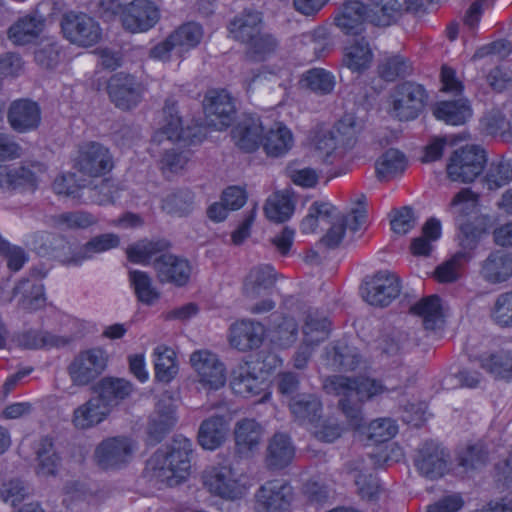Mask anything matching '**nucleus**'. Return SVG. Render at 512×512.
Returning <instances> with one entry per match:
<instances>
[{
	"label": "nucleus",
	"instance_id": "nucleus-1",
	"mask_svg": "<svg viewBox=\"0 0 512 512\" xmlns=\"http://www.w3.org/2000/svg\"><path fill=\"white\" fill-rule=\"evenodd\" d=\"M323 388L328 394L344 397L339 401V405L350 427L355 430L362 427V411L359 405H350L349 398L355 395L359 401H364L388 390L385 385L375 379L360 378L351 380L344 376L328 377L323 383Z\"/></svg>",
	"mask_w": 512,
	"mask_h": 512
},
{
	"label": "nucleus",
	"instance_id": "nucleus-2",
	"mask_svg": "<svg viewBox=\"0 0 512 512\" xmlns=\"http://www.w3.org/2000/svg\"><path fill=\"white\" fill-rule=\"evenodd\" d=\"M191 451L192 443L189 439L177 438L169 448L158 450L147 461L146 472L169 486L177 485L189 475Z\"/></svg>",
	"mask_w": 512,
	"mask_h": 512
},
{
	"label": "nucleus",
	"instance_id": "nucleus-3",
	"mask_svg": "<svg viewBox=\"0 0 512 512\" xmlns=\"http://www.w3.org/2000/svg\"><path fill=\"white\" fill-rule=\"evenodd\" d=\"M114 15H119L122 27L133 34L151 30L161 18L159 7L151 0H133L124 6L118 0L98 4V17L110 19Z\"/></svg>",
	"mask_w": 512,
	"mask_h": 512
},
{
	"label": "nucleus",
	"instance_id": "nucleus-4",
	"mask_svg": "<svg viewBox=\"0 0 512 512\" xmlns=\"http://www.w3.org/2000/svg\"><path fill=\"white\" fill-rule=\"evenodd\" d=\"M261 14L256 11H245L237 15L229 25L231 37L245 43L250 52L259 57H265L276 47L273 37L261 33Z\"/></svg>",
	"mask_w": 512,
	"mask_h": 512
},
{
	"label": "nucleus",
	"instance_id": "nucleus-5",
	"mask_svg": "<svg viewBox=\"0 0 512 512\" xmlns=\"http://www.w3.org/2000/svg\"><path fill=\"white\" fill-rule=\"evenodd\" d=\"M230 388L234 394L243 398L261 396V402L267 401L271 395L267 391V380L258 360L239 362L231 371Z\"/></svg>",
	"mask_w": 512,
	"mask_h": 512
},
{
	"label": "nucleus",
	"instance_id": "nucleus-6",
	"mask_svg": "<svg viewBox=\"0 0 512 512\" xmlns=\"http://www.w3.org/2000/svg\"><path fill=\"white\" fill-rule=\"evenodd\" d=\"M425 104V91L421 85L405 82L397 85L386 100L387 113L400 121L415 119Z\"/></svg>",
	"mask_w": 512,
	"mask_h": 512
},
{
	"label": "nucleus",
	"instance_id": "nucleus-7",
	"mask_svg": "<svg viewBox=\"0 0 512 512\" xmlns=\"http://www.w3.org/2000/svg\"><path fill=\"white\" fill-rule=\"evenodd\" d=\"M203 484L212 495L231 501L241 499L248 490L241 476L228 465L212 466L205 470Z\"/></svg>",
	"mask_w": 512,
	"mask_h": 512
},
{
	"label": "nucleus",
	"instance_id": "nucleus-8",
	"mask_svg": "<svg viewBox=\"0 0 512 512\" xmlns=\"http://www.w3.org/2000/svg\"><path fill=\"white\" fill-rule=\"evenodd\" d=\"M362 200H365L363 195L347 215H340L337 211L335 212L334 218L328 223L330 226L326 234L321 239L324 245L334 248L346 238L348 241H353V235L361 230L366 222L367 211Z\"/></svg>",
	"mask_w": 512,
	"mask_h": 512
},
{
	"label": "nucleus",
	"instance_id": "nucleus-9",
	"mask_svg": "<svg viewBox=\"0 0 512 512\" xmlns=\"http://www.w3.org/2000/svg\"><path fill=\"white\" fill-rule=\"evenodd\" d=\"M190 365L196 381L208 390H219L226 383V366L219 356L208 349H199L191 353Z\"/></svg>",
	"mask_w": 512,
	"mask_h": 512
},
{
	"label": "nucleus",
	"instance_id": "nucleus-10",
	"mask_svg": "<svg viewBox=\"0 0 512 512\" xmlns=\"http://www.w3.org/2000/svg\"><path fill=\"white\" fill-rule=\"evenodd\" d=\"M423 7V0H369L368 22L377 27H389L406 13H421Z\"/></svg>",
	"mask_w": 512,
	"mask_h": 512
},
{
	"label": "nucleus",
	"instance_id": "nucleus-11",
	"mask_svg": "<svg viewBox=\"0 0 512 512\" xmlns=\"http://www.w3.org/2000/svg\"><path fill=\"white\" fill-rule=\"evenodd\" d=\"M486 163L485 151L477 146H466L456 150L447 164V174L452 181L472 182L483 171Z\"/></svg>",
	"mask_w": 512,
	"mask_h": 512
},
{
	"label": "nucleus",
	"instance_id": "nucleus-12",
	"mask_svg": "<svg viewBox=\"0 0 512 512\" xmlns=\"http://www.w3.org/2000/svg\"><path fill=\"white\" fill-rule=\"evenodd\" d=\"M401 291L399 277L388 270L377 272L361 289L363 299L372 306H388Z\"/></svg>",
	"mask_w": 512,
	"mask_h": 512
},
{
	"label": "nucleus",
	"instance_id": "nucleus-13",
	"mask_svg": "<svg viewBox=\"0 0 512 512\" xmlns=\"http://www.w3.org/2000/svg\"><path fill=\"white\" fill-rule=\"evenodd\" d=\"M208 126L216 130L227 128L235 116V105L231 95L225 90L209 91L203 101Z\"/></svg>",
	"mask_w": 512,
	"mask_h": 512
},
{
	"label": "nucleus",
	"instance_id": "nucleus-14",
	"mask_svg": "<svg viewBox=\"0 0 512 512\" xmlns=\"http://www.w3.org/2000/svg\"><path fill=\"white\" fill-rule=\"evenodd\" d=\"M256 512H285L292 499V488L282 479H274L260 486L255 495Z\"/></svg>",
	"mask_w": 512,
	"mask_h": 512
},
{
	"label": "nucleus",
	"instance_id": "nucleus-15",
	"mask_svg": "<svg viewBox=\"0 0 512 512\" xmlns=\"http://www.w3.org/2000/svg\"><path fill=\"white\" fill-rule=\"evenodd\" d=\"M328 321L325 317L309 314L303 326V341L293 357V365L304 369L314 352L315 346L328 337Z\"/></svg>",
	"mask_w": 512,
	"mask_h": 512
},
{
	"label": "nucleus",
	"instance_id": "nucleus-16",
	"mask_svg": "<svg viewBox=\"0 0 512 512\" xmlns=\"http://www.w3.org/2000/svg\"><path fill=\"white\" fill-rule=\"evenodd\" d=\"M61 28L64 37L73 44L89 47L96 42L94 20L85 13H65L61 20Z\"/></svg>",
	"mask_w": 512,
	"mask_h": 512
},
{
	"label": "nucleus",
	"instance_id": "nucleus-17",
	"mask_svg": "<svg viewBox=\"0 0 512 512\" xmlns=\"http://www.w3.org/2000/svg\"><path fill=\"white\" fill-rule=\"evenodd\" d=\"M107 89L112 102L122 110L135 107L142 97L141 84L131 75H113Z\"/></svg>",
	"mask_w": 512,
	"mask_h": 512
},
{
	"label": "nucleus",
	"instance_id": "nucleus-18",
	"mask_svg": "<svg viewBox=\"0 0 512 512\" xmlns=\"http://www.w3.org/2000/svg\"><path fill=\"white\" fill-rule=\"evenodd\" d=\"M449 455L436 442H427L419 449L415 464L418 471L429 479L442 477L448 471Z\"/></svg>",
	"mask_w": 512,
	"mask_h": 512
},
{
	"label": "nucleus",
	"instance_id": "nucleus-19",
	"mask_svg": "<svg viewBox=\"0 0 512 512\" xmlns=\"http://www.w3.org/2000/svg\"><path fill=\"white\" fill-rule=\"evenodd\" d=\"M264 337L265 328L261 323L241 320L231 325L228 340L234 349L247 352L259 348Z\"/></svg>",
	"mask_w": 512,
	"mask_h": 512
},
{
	"label": "nucleus",
	"instance_id": "nucleus-20",
	"mask_svg": "<svg viewBox=\"0 0 512 512\" xmlns=\"http://www.w3.org/2000/svg\"><path fill=\"white\" fill-rule=\"evenodd\" d=\"M154 269L160 282L176 286L186 285L192 273L188 260L173 254H163L157 258Z\"/></svg>",
	"mask_w": 512,
	"mask_h": 512
},
{
	"label": "nucleus",
	"instance_id": "nucleus-21",
	"mask_svg": "<svg viewBox=\"0 0 512 512\" xmlns=\"http://www.w3.org/2000/svg\"><path fill=\"white\" fill-rule=\"evenodd\" d=\"M135 449V443L128 438L108 439L98 451V466L103 469L119 468L131 459Z\"/></svg>",
	"mask_w": 512,
	"mask_h": 512
},
{
	"label": "nucleus",
	"instance_id": "nucleus-22",
	"mask_svg": "<svg viewBox=\"0 0 512 512\" xmlns=\"http://www.w3.org/2000/svg\"><path fill=\"white\" fill-rule=\"evenodd\" d=\"M293 145V133L284 123L275 122L270 126L263 125L261 147L267 156H284L292 149Z\"/></svg>",
	"mask_w": 512,
	"mask_h": 512
},
{
	"label": "nucleus",
	"instance_id": "nucleus-23",
	"mask_svg": "<svg viewBox=\"0 0 512 512\" xmlns=\"http://www.w3.org/2000/svg\"><path fill=\"white\" fill-rule=\"evenodd\" d=\"M176 423L175 404L172 396L165 393L157 402L148 426L149 439L159 442Z\"/></svg>",
	"mask_w": 512,
	"mask_h": 512
},
{
	"label": "nucleus",
	"instance_id": "nucleus-24",
	"mask_svg": "<svg viewBox=\"0 0 512 512\" xmlns=\"http://www.w3.org/2000/svg\"><path fill=\"white\" fill-rule=\"evenodd\" d=\"M295 453L296 448L291 437L278 432L268 440L265 463L269 469L280 470L292 463Z\"/></svg>",
	"mask_w": 512,
	"mask_h": 512
},
{
	"label": "nucleus",
	"instance_id": "nucleus-25",
	"mask_svg": "<svg viewBox=\"0 0 512 512\" xmlns=\"http://www.w3.org/2000/svg\"><path fill=\"white\" fill-rule=\"evenodd\" d=\"M8 120L11 127L20 133L35 130L41 122V110L38 104L31 100H18L11 104Z\"/></svg>",
	"mask_w": 512,
	"mask_h": 512
},
{
	"label": "nucleus",
	"instance_id": "nucleus-26",
	"mask_svg": "<svg viewBox=\"0 0 512 512\" xmlns=\"http://www.w3.org/2000/svg\"><path fill=\"white\" fill-rule=\"evenodd\" d=\"M132 392V384L124 379H103L98 385V422L118 401Z\"/></svg>",
	"mask_w": 512,
	"mask_h": 512
},
{
	"label": "nucleus",
	"instance_id": "nucleus-27",
	"mask_svg": "<svg viewBox=\"0 0 512 512\" xmlns=\"http://www.w3.org/2000/svg\"><path fill=\"white\" fill-rule=\"evenodd\" d=\"M337 27L346 34H359L368 22V8L358 0H346L335 17Z\"/></svg>",
	"mask_w": 512,
	"mask_h": 512
},
{
	"label": "nucleus",
	"instance_id": "nucleus-28",
	"mask_svg": "<svg viewBox=\"0 0 512 512\" xmlns=\"http://www.w3.org/2000/svg\"><path fill=\"white\" fill-rule=\"evenodd\" d=\"M288 407L294 420L306 428L314 423L323 411L322 401L312 393H299L291 396Z\"/></svg>",
	"mask_w": 512,
	"mask_h": 512
},
{
	"label": "nucleus",
	"instance_id": "nucleus-29",
	"mask_svg": "<svg viewBox=\"0 0 512 512\" xmlns=\"http://www.w3.org/2000/svg\"><path fill=\"white\" fill-rule=\"evenodd\" d=\"M68 374L75 386H89L94 390L96 380V352L88 349L80 352L69 364Z\"/></svg>",
	"mask_w": 512,
	"mask_h": 512
},
{
	"label": "nucleus",
	"instance_id": "nucleus-30",
	"mask_svg": "<svg viewBox=\"0 0 512 512\" xmlns=\"http://www.w3.org/2000/svg\"><path fill=\"white\" fill-rule=\"evenodd\" d=\"M263 433V427L254 419L246 418L238 421L234 430L238 453L243 456L251 455L258 449Z\"/></svg>",
	"mask_w": 512,
	"mask_h": 512
},
{
	"label": "nucleus",
	"instance_id": "nucleus-31",
	"mask_svg": "<svg viewBox=\"0 0 512 512\" xmlns=\"http://www.w3.org/2000/svg\"><path fill=\"white\" fill-rule=\"evenodd\" d=\"M263 124L258 118H246L232 130L235 145L245 151L254 152L261 147Z\"/></svg>",
	"mask_w": 512,
	"mask_h": 512
},
{
	"label": "nucleus",
	"instance_id": "nucleus-32",
	"mask_svg": "<svg viewBox=\"0 0 512 512\" xmlns=\"http://www.w3.org/2000/svg\"><path fill=\"white\" fill-rule=\"evenodd\" d=\"M296 206V200L289 190L276 191L265 201L263 210L266 218L274 223L288 221Z\"/></svg>",
	"mask_w": 512,
	"mask_h": 512
},
{
	"label": "nucleus",
	"instance_id": "nucleus-33",
	"mask_svg": "<svg viewBox=\"0 0 512 512\" xmlns=\"http://www.w3.org/2000/svg\"><path fill=\"white\" fill-rule=\"evenodd\" d=\"M481 276L490 283H501L512 276V257L504 251H495L482 262Z\"/></svg>",
	"mask_w": 512,
	"mask_h": 512
},
{
	"label": "nucleus",
	"instance_id": "nucleus-34",
	"mask_svg": "<svg viewBox=\"0 0 512 512\" xmlns=\"http://www.w3.org/2000/svg\"><path fill=\"white\" fill-rule=\"evenodd\" d=\"M426 330H436L444 324L445 311L440 298L436 295L425 297L411 307Z\"/></svg>",
	"mask_w": 512,
	"mask_h": 512
},
{
	"label": "nucleus",
	"instance_id": "nucleus-35",
	"mask_svg": "<svg viewBox=\"0 0 512 512\" xmlns=\"http://www.w3.org/2000/svg\"><path fill=\"white\" fill-rule=\"evenodd\" d=\"M229 424L221 416H213L204 420L198 431V442L205 450H215L225 441Z\"/></svg>",
	"mask_w": 512,
	"mask_h": 512
},
{
	"label": "nucleus",
	"instance_id": "nucleus-36",
	"mask_svg": "<svg viewBox=\"0 0 512 512\" xmlns=\"http://www.w3.org/2000/svg\"><path fill=\"white\" fill-rule=\"evenodd\" d=\"M36 474L41 477H55L61 466V457L56 452L51 438L43 437L35 448Z\"/></svg>",
	"mask_w": 512,
	"mask_h": 512
},
{
	"label": "nucleus",
	"instance_id": "nucleus-37",
	"mask_svg": "<svg viewBox=\"0 0 512 512\" xmlns=\"http://www.w3.org/2000/svg\"><path fill=\"white\" fill-rule=\"evenodd\" d=\"M45 19L38 14L26 15L8 30V38L16 45H25L37 38L44 28Z\"/></svg>",
	"mask_w": 512,
	"mask_h": 512
},
{
	"label": "nucleus",
	"instance_id": "nucleus-38",
	"mask_svg": "<svg viewBox=\"0 0 512 512\" xmlns=\"http://www.w3.org/2000/svg\"><path fill=\"white\" fill-rule=\"evenodd\" d=\"M275 283L273 270L259 266L250 270L244 282V294L250 300L266 296Z\"/></svg>",
	"mask_w": 512,
	"mask_h": 512
},
{
	"label": "nucleus",
	"instance_id": "nucleus-39",
	"mask_svg": "<svg viewBox=\"0 0 512 512\" xmlns=\"http://www.w3.org/2000/svg\"><path fill=\"white\" fill-rule=\"evenodd\" d=\"M35 187L36 176L31 170L25 167L11 168L0 165V195L10 189L34 190Z\"/></svg>",
	"mask_w": 512,
	"mask_h": 512
},
{
	"label": "nucleus",
	"instance_id": "nucleus-40",
	"mask_svg": "<svg viewBox=\"0 0 512 512\" xmlns=\"http://www.w3.org/2000/svg\"><path fill=\"white\" fill-rule=\"evenodd\" d=\"M184 129L178 111L172 106H166L163 110V121L160 128L154 133L152 143L161 145L183 138Z\"/></svg>",
	"mask_w": 512,
	"mask_h": 512
},
{
	"label": "nucleus",
	"instance_id": "nucleus-41",
	"mask_svg": "<svg viewBox=\"0 0 512 512\" xmlns=\"http://www.w3.org/2000/svg\"><path fill=\"white\" fill-rule=\"evenodd\" d=\"M153 357L155 378L164 383L173 380L179 371L175 351L168 346L159 345L154 349Z\"/></svg>",
	"mask_w": 512,
	"mask_h": 512
},
{
	"label": "nucleus",
	"instance_id": "nucleus-42",
	"mask_svg": "<svg viewBox=\"0 0 512 512\" xmlns=\"http://www.w3.org/2000/svg\"><path fill=\"white\" fill-rule=\"evenodd\" d=\"M130 287L138 301L145 305H153L160 298L159 290L154 286L151 276L141 270H130L128 273Z\"/></svg>",
	"mask_w": 512,
	"mask_h": 512
},
{
	"label": "nucleus",
	"instance_id": "nucleus-43",
	"mask_svg": "<svg viewBox=\"0 0 512 512\" xmlns=\"http://www.w3.org/2000/svg\"><path fill=\"white\" fill-rule=\"evenodd\" d=\"M336 208L328 202H314L301 222L302 233L311 234L328 225L335 216Z\"/></svg>",
	"mask_w": 512,
	"mask_h": 512
},
{
	"label": "nucleus",
	"instance_id": "nucleus-44",
	"mask_svg": "<svg viewBox=\"0 0 512 512\" xmlns=\"http://www.w3.org/2000/svg\"><path fill=\"white\" fill-rule=\"evenodd\" d=\"M471 108L466 100L443 101L434 108L438 120L449 125H462L471 117Z\"/></svg>",
	"mask_w": 512,
	"mask_h": 512
},
{
	"label": "nucleus",
	"instance_id": "nucleus-45",
	"mask_svg": "<svg viewBox=\"0 0 512 512\" xmlns=\"http://www.w3.org/2000/svg\"><path fill=\"white\" fill-rule=\"evenodd\" d=\"M203 29L195 22H188L171 32L178 48V58H183L189 51L196 48L203 39Z\"/></svg>",
	"mask_w": 512,
	"mask_h": 512
},
{
	"label": "nucleus",
	"instance_id": "nucleus-46",
	"mask_svg": "<svg viewBox=\"0 0 512 512\" xmlns=\"http://www.w3.org/2000/svg\"><path fill=\"white\" fill-rule=\"evenodd\" d=\"M480 365L495 378L512 379V352L499 350L480 358Z\"/></svg>",
	"mask_w": 512,
	"mask_h": 512
},
{
	"label": "nucleus",
	"instance_id": "nucleus-47",
	"mask_svg": "<svg viewBox=\"0 0 512 512\" xmlns=\"http://www.w3.org/2000/svg\"><path fill=\"white\" fill-rule=\"evenodd\" d=\"M373 53L365 41H357L345 48L344 64L353 72H362L370 67Z\"/></svg>",
	"mask_w": 512,
	"mask_h": 512
},
{
	"label": "nucleus",
	"instance_id": "nucleus-48",
	"mask_svg": "<svg viewBox=\"0 0 512 512\" xmlns=\"http://www.w3.org/2000/svg\"><path fill=\"white\" fill-rule=\"evenodd\" d=\"M74 167L79 177L86 178L92 184L96 177V146L94 142L79 146L74 158Z\"/></svg>",
	"mask_w": 512,
	"mask_h": 512
},
{
	"label": "nucleus",
	"instance_id": "nucleus-49",
	"mask_svg": "<svg viewBox=\"0 0 512 512\" xmlns=\"http://www.w3.org/2000/svg\"><path fill=\"white\" fill-rule=\"evenodd\" d=\"M441 236L440 222L434 218L428 220L422 229V235L413 239L411 243V252L416 256H428L433 244Z\"/></svg>",
	"mask_w": 512,
	"mask_h": 512
},
{
	"label": "nucleus",
	"instance_id": "nucleus-50",
	"mask_svg": "<svg viewBox=\"0 0 512 512\" xmlns=\"http://www.w3.org/2000/svg\"><path fill=\"white\" fill-rule=\"evenodd\" d=\"M91 185L86 178L79 177L77 173L62 174L53 182V191L71 199H80L83 190Z\"/></svg>",
	"mask_w": 512,
	"mask_h": 512
},
{
	"label": "nucleus",
	"instance_id": "nucleus-51",
	"mask_svg": "<svg viewBox=\"0 0 512 512\" xmlns=\"http://www.w3.org/2000/svg\"><path fill=\"white\" fill-rule=\"evenodd\" d=\"M194 208V194L189 190H178L168 194L162 200V209L174 216L182 217Z\"/></svg>",
	"mask_w": 512,
	"mask_h": 512
},
{
	"label": "nucleus",
	"instance_id": "nucleus-52",
	"mask_svg": "<svg viewBox=\"0 0 512 512\" xmlns=\"http://www.w3.org/2000/svg\"><path fill=\"white\" fill-rule=\"evenodd\" d=\"M335 77L328 71L321 68H314L302 75L300 84L319 94H328L335 87Z\"/></svg>",
	"mask_w": 512,
	"mask_h": 512
},
{
	"label": "nucleus",
	"instance_id": "nucleus-53",
	"mask_svg": "<svg viewBox=\"0 0 512 512\" xmlns=\"http://www.w3.org/2000/svg\"><path fill=\"white\" fill-rule=\"evenodd\" d=\"M411 72V63L399 54L386 55L378 66V74L387 81H394L398 77H404Z\"/></svg>",
	"mask_w": 512,
	"mask_h": 512
},
{
	"label": "nucleus",
	"instance_id": "nucleus-54",
	"mask_svg": "<svg viewBox=\"0 0 512 512\" xmlns=\"http://www.w3.org/2000/svg\"><path fill=\"white\" fill-rule=\"evenodd\" d=\"M407 162L405 156L396 149H389L376 162V172L379 177L390 178L403 173Z\"/></svg>",
	"mask_w": 512,
	"mask_h": 512
},
{
	"label": "nucleus",
	"instance_id": "nucleus-55",
	"mask_svg": "<svg viewBox=\"0 0 512 512\" xmlns=\"http://www.w3.org/2000/svg\"><path fill=\"white\" fill-rule=\"evenodd\" d=\"M453 213L458 217V221L465 222V217H474L478 221V196L469 189H462L451 203Z\"/></svg>",
	"mask_w": 512,
	"mask_h": 512
},
{
	"label": "nucleus",
	"instance_id": "nucleus-56",
	"mask_svg": "<svg viewBox=\"0 0 512 512\" xmlns=\"http://www.w3.org/2000/svg\"><path fill=\"white\" fill-rule=\"evenodd\" d=\"M18 343L26 349H39L64 346L68 343V340L47 332L30 330L19 335Z\"/></svg>",
	"mask_w": 512,
	"mask_h": 512
},
{
	"label": "nucleus",
	"instance_id": "nucleus-57",
	"mask_svg": "<svg viewBox=\"0 0 512 512\" xmlns=\"http://www.w3.org/2000/svg\"><path fill=\"white\" fill-rule=\"evenodd\" d=\"M307 429L314 437L323 442H334L343 432V428L333 417L322 418V414L317 417L314 423H311Z\"/></svg>",
	"mask_w": 512,
	"mask_h": 512
},
{
	"label": "nucleus",
	"instance_id": "nucleus-58",
	"mask_svg": "<svg viewBox=\"0 0 512 512\" xmlns=\"http://www.w3.org/2000/svg\"><path fill=\"white\" fill-rule=\"evenodd\" d=\"M471 258L467 252L459 251L451 259L439 265L434 271L435 279L440 283L456 281L460 276V268L464 261Z\"/></svg>",
	"mask_w": 512,
	"mask_h": 512
},
{
	"label": "nucleus",
	"instance_id": "nucleus-59",
	"mask_svg": "<svg viewBox=\"0 0 512 512\" xmlns=\"http://www.w3.org/2000/svg\"><path fill=\"white\" fill-rule=\"evenodd\" d=\"M298 326L291 317H284L271 332L272 342L280 348H288L297 339Z\"/></svg>",
	"mask_w": 512,
	"mask_h": 512
},
{
	"label": "nucleus",
	"instance_id": "nucleus-60",
	"mask_svg": "<svg viewBox=\"0 0 512 512\" xmlns=\"http://www.w3.org/2000/svg\"><path fill=\"white\" fill-rule=\"evenodd\" d=\"M53 225L60 230L85 229L94 223L93 215L82 211L65 212L52 218Z\"/></svg>",
	"mask_w": 512,
	"mask_h": 512
},
{
	"label": "nucleus",
	"instance_id": "nucleus-61",
	"mask_svg": "<svg viewBox=\"0 0 512 512\" xmlns=\"http://www.w3.org/2000/svg\"><path fill=\"white\" fill-rule=\"evenodd\" d=\"M160 249L161 245L159 242L145 239L130 245L126 250V254L129 261L136 264L146 265L160 251Z\"/></svg>",
	"mask_w": 512,
	"mask_h": 512
},
{
	"label": "nucleus",
	"instance_id": "nucleus-62",
	"mask_svg": "<svg viewBox=\"0 0 512 512\" xmlns=\"http://www.w3.org/2000/svg\"><path fill=\"white\" fill-rule=\"evenodd\" d=\"M72 424L75 429L86 431L96 424V399L90 398L76 407L72 414Z\"/></svg>",
	"mask_w": 512,
	"mask_h": 512
},
{
	"label": "nucleus",
	"instance_id": "nucleus-63",
	"mask_svg": "<svg viewBox=\"0 0 512 512\" xmlns=\"http://www.w3.org/2000/svg\"><path fill=\"white\" fill-rule=\"evenodd\" d=\"M313 146L320 159L329 161L338 147L336 133L329 129L318 131L313 138Z\"/></svg>",
	"mask_w": 512,
	"mask_h": 512
},
{
	"label": "nucleus",
	"instance_id": "nucleus-64",
	"mask_svg": "<svg viewBox=\"0 0 512 512\" xmlns=\"http://www.w3.org/2000/svg\"><path fill=\"white\" fill-rule=\"evenodd\" d=\"M512 180V165L508 161L492 162L485 181L490 190L498 189Z\"/></svg>",
	"mask_w": 512,
	"mask_h": 512
}]
</instances>
